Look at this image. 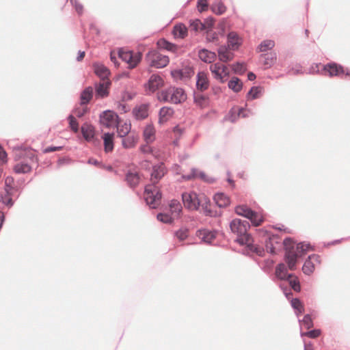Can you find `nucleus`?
<instances>
[{"label": "nucleus", "instance_id": "09e8293b", "mask_svg": "<svg viewBox=\"0 0 350 350\" xmlns=\"http://www.w3.org/2000/svg\"><path fill=\"white\" fill-rule=\"evenodd\" d=\"M275 46V42L271 40H265L260 42L258 46V49L260 52H266L271 50Z\"/></svg>", "mask_w": 350, "mask_h": 350}, {"label": "nucleus", "instance_id": "69168bd1", "mask_svg": "<svg viewBox=\"0 0 350 350\" xmlns=\"http://www.w3.org/2000/svg\"><path fill=\"white\" fill-rule=\"evenodd\" d=\"M206 39L208 42H216L219 40V34L217 32L213 31H206Z\"/></svg>", "mask_w": 350, "mask_h": 350}, {"label": "nucleus", "instance_id": "6e6552de", "mask_svg": "<svg viewBox=\"0 0 350 350\" xmlns=\"http://www.w3.org/2000/svg\"><path fill=\"white\" fill-rule=\"evenodd\" d=\"M181 198L185 208L189 211L199 210L202 202L196 192H183Z\"/></svg>", "mask_w": 350, "mask_h": 350}, {"label": "nucleus", "instance_id": "2eb2a0df", "mask_svg": "<svg viewBox=\"0 0 350 350\" xmlns=\"http://www.w3.org/2000/svg\"><path fill=\"white\" fill-rule=\"evenodd\" d=\"M196 235L201 239L202 242L211 245L212 241L217 237V231L202 228L197 230Z\"/></svg>", "mask_w": 350, "mask_h": 350}, {"label": "nucleus", "instance_id": "a211bd4d", "mask_svg": "<svg viewBox=\"0 0 350 350\" xmlns=\"http://www.w3.org/2000/svg\"><path fill=\"white\" fill-rule=\"evenodd\" d=\"M230 49L226 44L221 45L217 49L218 59L220 62L228 63L232 61L234 57V54L230 52Z\"/></svg>", "mask_w": 350, "mask_h": 350}, {"label": "nucleus", "instance_id": "e2e57ef3", "mask_svg": "<svg viewBox=\"0 0 350 350\" xmlns=\"http://www.w3.org/2000/svg\"><path fill=\"white\" fill-rule=\"evenodd\" d=\"M249 220L251 221L253 226H258L263 223L265 219L261 215L256 212V214L254 217H252L251 219Z\"/></svg>", "mask_w": 350, "mask_h": 350}, {"label": "nucleus", "instance_id": "774afa93", "mask_svg": "<svg viewBox=\"0 0 350 350\" xmlns=\"http://www.w3.org/2000/svg\"><path fill=\"white\" fill-rule=\"evenodd\" d=\"M198 169L192 167L191 172L189 174H185L182 176V178L185 180H190L197 178Z\"/></svg>", "mask_w": 350, "mask_h": 350}, {"label": "nucleus", "instance_id": "b1692460", "mask_svg": "<svg viewBox=\"0 0 350 350\" xmlns=\"http://www.w3.org/2000/svg\"><path fill=\"white\" fill-rule=\"evenodd\" d=\"M187 99L185 90L181 88H176L170 96V101L174 104H180Z\"/></svg>", "mask_w": 350, "mask_h": 350}, {"label": "nucleus", "instance_id": "f257e3e1", "mask_svg": "<svg viewBox=\"0 0 350 350\" xmlns=\"http://www.w3.org/2000/svg\"><path fill=\"white\" fill-rule=\"evenodd\" d=\"M285 251L284 259L286 265L283 262L278 263L275 269V277L278 280L287 281L291 288L297 293L301 291V284L299 278L293 273L288 272V269L295 271L297 269L298 259L304 256L308 251L313 250L310 243L299 242L296 243L291 237H286L282 241Z\"/></svg>", "mask_w": 350, "mask_h": 350}, {"label": "nucleus", "instance_id": "bf43d9fd", "mask_svg": "<svg viewBox=\"0 0 350 350\" xmlns=\"http://www.w3.org/2000/svg\"><path fill=\"white\" fill-rule=\"evenodd\" d=\"M189 235V231L187 228H181L174 232V236L177 237L180 241L185 240Z\"/></svg>", "mask_w": 350, "mask_h": 350}, {"label": "nucleus", "instance_id": "6ab92c4d", "mask_svg": "<svg viewBox=\"0 0 350 350\" xmlns=\"http://www.w3.org/2000/svg\"><path fill=\"white\" fill-rule=\"evenodd\" d=\"M196 86L200 92H204L208 88L209 80L205 72L200 71L197 73Z\"/></svg>", "mask_w": 350, "mask_h": 350}, {"label": "nucleus", "instance_id": "393cba45", "mask_svg": "<svg viewBox=\"0 0 350 350\" xmlns=\"http://www.w3.org/2000/svg\"><path fill=\"white\" fill-rule=\"evenodd\" d=\"M235 213L247 219H251L256 214V211L252 210L247 205H238L234 209Z\"/></svg>", "mask_w": 350, "mask_h": 350}, {"label": "nucleus", "instance_id": "2f4dec72", "mask_svg": "<svg viewBox=\"0 0 350 350\" xmlns=\"http://www.w3.org/2000/svg\"><path fill=\"white\" fill-rule=\"evenodd\" d=\"M94 96V90L92 87H86L81 93L80 95V105H88Z\"/></svg>", "mask_w": 350, "mask_h": 350}, {"label": "nucleus", "instance_id": "f8f14e48", "mask_svg": "<svg viewBox=\"0 0 350 350\" xmlns=\"http://www.w3.org/2000/svg\"><path fill=\"white\" fill-rule=\"evenodd\" d=\"M111 82L109 80L95 83V96L97 99L104 98L108 96Z\"/></svg>", "mask_w": 350, "mask_h": 350}, {"label": "nucleus", "instance_id": "a19ab883", "mask_svg": "<svg viewBox=\"0 0 350 350\" xmlns=\"http://www.w3.org/2000/svg\"><path fill=\"white\" fill-rule=\"evenodd\" d=\"M291 305L297 317L304 312V305L299 298H292Z\"/></svg>", "mask_w": 350, "mask_h": 350}, {"label": "nucleus", "instance_id": "423d86ee", "mask_svg": "<svg viewBox=\"0 0 350 350\" xmlns=\"http://www.w3.org/2000/svg\"><path fill=\"white\" fill-rule=\"evenodd\" d=\"M121 118L113 110L107 109L102 111L99 115V122L107 128H115L120 124Z\"/></svg>", "mask_w": 350, "mask_h": 350}, {"label": "nucleus", "instance_id": "f3484780", "mask_svg": "<svg viewBox=\"0 0 350 350\" xmlns=\"http://www.w3.org/2000/svg\"><path fill=\"white\" fill-rule=\"evenodd\" d=\"M200 200L202 202L200 206H202L203 213L205 216L211 217H217L221 216V212L213 211L209 207L211 206V200L207 196H204L203 198L200 199Z\"/></svg>", "mask_w": 350, "mask_h": 350}, {"label": "nucleus", "instance_id": "4468645a", "mask_svg": "<svg viewBox=\"0 0 350 350\" xmlns=\"http://www.w3.org/2000/svg\"><path fill=\"white\" fill-rule=\"evenodd\" d=\"M228 46L233 51L238 50L243 44V39L235 31H231L226 36Z\"/></svg>", "mask_w": 350, "mask_h": 350}, {"label": "nucleus", "instance_id": "37998d69", "mask_svg": "<svg viewBox=\"0 0 350 350\" xmlns=\"http://www.w3.org/2000/svg\"><path fill=\"white\" fill-rule=\"evenodd\" d=\"M252 242H253V239H252L251 241H250L245 245H247V248L251 252L256 254L258 256H260V257L264 256L265 254V249L261 246L253 244Z\"/></svg>", "mask_w": 350, "mask_h": 350}, {"label": "nucleus", "instance_id": "9b49d317", "mask_svg": "<svg viewBox=\"0 0 350 350\" xmlns=\"http://www.w3.org/2000/svg\"><path fill=\"white\" fill-rule=\"evenodd\" d=\"M152 170L150 174L152 183L157 184L165 175L167 170L165 167L163 162L152 165Z\"/></svg>", "mask_w": 350, "mask_h": 350}, {"label": "nucleus", "instance_id": "cd10ccee", "mask_svg": "<svg viewBox=\"0 0 350 350\" xmlns=\"http://www.w3.org/2000/svg\"><path fill=\"white\" fill-rule=\"evenodd\" d=\"M198 57L201 61L210 64L216 59L217 54L213 51L203 48L198 51Z\"/></svg>", "mask_w": 350, "mask_h": 350}, {"label": "nucleus", "instance_id": "ddd939ff", "mask_svg": "<svg viewBox=\"0 0 350 350\" xmlns=\"http://www.w3.org/2000/svg\"><path fill=\"white\" fill-rule=\"evenodd\" d=\"M150 104L142 103L136 105L132 110V114L136 120H143L148 118Z\"/></svg>", "mask_w": 350, "mask_h": 350}, {"label": "nucleus", "instance_id": "ea45409f", "mask_svg": "<svg viewBox=\"0 0 350 350\" xmlns=\"http://www.w3.org/2000/svg\"><path fill=\"white\" fill-rule=\"evenodd\" d=\"M31 166L25 162H20L14 167V171L16 174H27L31 171Z\"/></svg>", "mask_w": 350, "mask_h": 350}, {"label": "nucleus", "instance_id": "5fc2aeb1", "mask_svg": "<svg viewBox=\"0 0 350 350\" xmlns=\"http://www.w3.org/2000/svg\"><path fill=\"white\" fill-rule=\"evenodd\" d=\"M299 323L300 324L303 323L304 326L307 329H309L314 326L313 320L310 314H305L301 320L299 319Z\"/></svg>", "mask_w": 350, "mask_h": 350}, {"label": "nucleus", "instance_id": "bb28decb", "mask_svg": "<svg viewBox=\"0 0 350 350\" xmlns=\"http://www.w3.org/2000/svg\"><path fill=\"white\" fill-rule=\"evenodd\" d=\"M125 181L129 187L133 189H135L140 181V176L138 172H133L129 170L125 175Z\"/></svg>", "mask_w": 350, "mask_h": 350}, {"label": "nucleus", "instance_id": "a878e982", "mask_svg": "<svg viewBox=\"0 0 350 350\" xmlns=\"http://www.w3.org/2000/svg\"><path fill=\"white\" fill-rule=\"evenodd\" d=\"M174 38L184 39L188 35V28L183 23L176 24L172 31Z\"/></svg>", "mask_w": 350, "mask_h": 350}, {"label": "nucleus", "instance_id": "0eeeda50", "mask_svg": "<svg viewBox=\"0 0 350 350\" xmlns=\"http://www.w3.org/2000/svg\"><path fill=\"white\" fill-rule=\"evenodd\" d=\"M321 72H324L330 77H340L341 75L350 77V69L345 68L343 66L335 62H330L323 65Z\"/></svg>", "mask_w": 350, "mask_h": 350}, {"label": "nucleus", "instance_id": "338daca9", "mask_svg": "<svg viewBox=\"0 0 350 350\" xmlns=\"http://www.w3.org/2000/svg\"><path fill=\"white\" fill-rule=\"evenodd\" d=\"M208 0H198L197 1V8L198 10L202 13L208 9Z\"/></svg>", "mask_w": 350, "mask_h": 350}, {"label": "nucleus", "instance_id": "13d9d810", "mask_svg": "<svg viewBox=\"0 0 350 350\" xmlns=\"http://www.w3.org/2000/svg\"><path fill=\"white\" fill-rule=\"evenodd\" d=\"M133 58L129 64V68H135L142 60V54L141 52L135 53L132 51Z\"/></svg>", "mask_w": 350, "mask_h": 350}, {"label": "nucleus", "instance_id": "39448f33", "mask_svg": "<svg viewBox=\"0 0 350 350\" xmlns=\"http://www.w3.org/2000/svg\"><path fill=\"white\" fill-rule=\"evenodd\" d=\"M146 59L151 67L162 68L167 66L170 62L169 57L162 55L158 50L152 49L146 55Z\"/></svg>", "mask_w": 350, "mask_h": 350}, {"label": "nucleus", "instance_id": "473e14b6", "mask_svg": "<svg viewBox=\"0 0 350 350\" xmlns=\"http://www.w3.org/2000/svg\"><path fill=\"white\" fill-rule=\"evenodd\" d=\"M155 130L151 124H147L143 131V137L146 144H150L154 141Z\"/></svg>", "mask_w": 350, "mask_h": 350}, {"label": "nucleus", "instance_id": "20e7f679", "mask_svg": "<svg viewBox=\"0 0 350 350\" xmlns=\"http://www.w3.org/2000/svg\"><path fill=\"white\" fill-rule=\"evenodd\" d=\"M258 233L264 239L266 251L272 255L276 254L275 245H281L280 237L278 234H271L263 229H259Z\"/></svg>", "mask_w": 350, "mask_h": 350}, {"label": "nucleus", "instance_id": "9d476101", "mask_svg": "<svg viewBox=\"0 0 350 350\" xmlns=\"http://www.w3.org/2000/svg\"><path fill=\"white\" fill-rule=\"evenodd\" d=\"M164 81L161 76L157 74L152 75L148 81L144 84V88L148 94L154 93L163 87Z\"/></svg>", "mask_w": 350, "mask_h": 350}, {"label": "nucleus", "instance_id": "3c124183", "mask_svg": "<svg viewBox=\"0 0 350 350\" xmlns=\"http://www.w3.org/2000/svg\"><path fill=\"white\" fill-rule=\"evenodd\" d=\"M215 18L211 16H208L204 19V23H202L203 31H211L215 27Z\"/></svg>", "mask_w": 350, "mask_h": 350}, {"label": "nucleus", "instance_id": "c756f323", "mask_svg": "<svg viewBox=\"0 0 350 350\" xmlns=\"http://www.w3.org/2000/svg\"><path fill=\"white\" fill-rule=\"evenodd\" d=\"M213 200L219 208H226L230 204V198L222 192H217L213 196Z\"/></svg>", "mask_w": 350, "mask_h": 350}, {"label": "nucleus", "instance_id": "a18cd8bd", "mask_svg": "<svg viewBox=\"0 0 350 350\" xmlns=\"http://www.w3.org/2000/svg\"><path fill=\"white\" fill-rule=\"evenodd\" d=\"M303 273L305 275H310L314 271V265L313 262L310 260V258L308 256L306 259L303 267H302Z\"/></svg>", "mask_w": 350, "mask_h": 350}, {"label": "nucleus", "instance_id": "052dcab7", "mask_svg": "<svg viewBox=\"0 0 350 350\" xmlns=\"http://www.w3.org/2000/svg\"><path fill=\"white\" fill-rule=\"evenodd\" d=\"M171 91L170 90H163L158 94V99L161 102H169L170 100Z\"/></svg>", "mask_w": 350, "mask_h": 350}, {"label": "nucleus", "instance_id": "603ef678", "mask_svg": "<svg viewBox=\"0 0 350 350\" xmlns=\"http://www.w3.org/2000/svg\"><path fill=\"white\" fill-rule=\"evenodd\" d=\"M157 219L159 221L167 224H171L174 223V218L171 216L170 214L165 213H159L157 215Z\"/></svg>", "mask_w": 350, "mask_h": 350}, {"label": "nucleus", "instance_id": "c85d7f7f", "mask_svg": "<svg viewBox=\"0 0 350 350\" xmlns=\"http://www.w3.org/2000/svg\"><path fill=\"white\" fill-rule=\"evenodd\" d=\"M139 139L138 135L131 133V135L128 134L126 137L122 138V146L125 149L133 148L136 146Z\"/></svg>", "mask_w": 350, "mask_h": 350}, {"label": "nucleus", "instance_id": "dca6fc26", "mask_svg": "<svg viewBox=\"0 0 350 350\" xmlns=\"http://www.w3.org/2000/svg\"><path fill=\"white\" fill-rule=\"evenodd\" d=\"M15 150H18L20 152L15 154V159L21 158H28L31 161L37 162L38 158L36 154L32 152L31 148H24L23 146H17L14 147Z\"/></svg>", "mask_w": 350, "mask_h": 350}, {"label": "nucleus", "instance_id": "8fccbe9b", "mask_svg": "<svg viewBox=\"0 0 350 350\" xmlns=\"http://www.w3.org/2000/svg\"><path fill=\"white\" fill-rule=\"evenodd\" d=\"M232 70L234 74L243 75L246 70V66L244 62H237L232 64Z\"/></svg>", "mask_w": 350, "mask_h": 350}, {"label": "nucleus", "instance_id": "4be33fe9", "mask_svg": "<svg viewBox=\"0 0 350 350\" xmlns=\"http://www.w3.org/2000/svg\"><path fill=\"white\" fill-rule=\"evenodd\" d=\"M93 69L95 75L103 81L107 79L110 75V71L108 68L103 64L97 62L94 63Z\"/></svg>", "mask_w": 350, "mask_h": 350}, {"label": "nucleus", "instance_id": "4d7b16f0", "mask_svg": "<svg viewBox=\"0 0 350 350\" xmlns=\"http://www.w3.org/2000/svg\"><path fill=\"white\" fill-rule=\"evenodd\" d=\"M174 113V110L170 107H163L159 109V116L167 118L172 117Z\"/></svg>", "mask_w": 350, "mask_h": 350}, {"label": "nucleus", "instance_id": "c03bdc74", "mask_svg": "<svg viewBox=\"0 0 350 350\" xmlns=\"http://www.w3.org/2000/svg\"><path fill=\"white\" fill-rule=\"evenodd\" d=\"M118 57L122 61L127 63L129 65L131 62L133 58L132 51H124V49L120 48L118 51Z\"/></svg>", "mask_w": 350, "mask_h": 350}, {"label": "nucleus", "instance_id": "680f3d73", "mask_svg": "<svg viewBox=\"0 0 350 350\" xmlns=\"http://www.w3.org/2000/svg\"><path fill=\"white\" fill-rule=\"evenodd\" d=\"M238 113L237 112L236 106L232 107L226 116V118L229 120L232 123H235L239 119Z\"/></svg>", "mask_w": 350, "mask_h": 350}, {"label": "nucleus", "instance_id": "0e129e2a", "mask_svg": "<svg viewBox=\"0 0 350 350\" xmlns=\"http://www.w3.org/2000/svg\"><path fill=\"white\" fill-rule=\"evenodd\" d=\"M70 4L75 8V11L79 16L83 13V5L77 0H69Z\"/></svg>", "mask_w": 350, "mask_h": 350}, {"label": "nucleus", "instance_id": "1a4fd4ad", "mask_svg": "<svg viewBox=\"0 0 350 350\" xmlns=\"http://www.w3.org/2000/svg\"><path fill=\"white\" fill-rule=\"evenodd\" d=\"M194 73L193 66L189 65L183 66L181 68L172 70L170 72L172 77L175 81L190 79Z\"/></svg>", "mask_w": 350, "mask_h": 350}, {"label": "nucleus", "instance_id": "f03ea898", "mask_svg": "<svg viewBox=\"0 0 350 350\" xmlns=\"http://www.w3.org/2000/svg\"><path fill=\"white\" fill-rule=\"evenodd\" d=\"M230 228L232 233L237 234L234 240L239 245L243 246L252 241V237L248 232L250 224L248 221L239 218H234L230 222Z\"/></svg>", "mask_w": 350, "mask_h": 350}, {"label": "nucleus", "instance_id": "f704fd0d", "mask_svg": "<svg viewBox=\"0 0 350 350\" xmlns=\"http://www.w3.org/2000/svg\"><path fill=\"white\" fill-rule=\"evenodd\" d=\"M211 11L216 15L220 16L224 14L227 10L226 6L224 5L221 0H217L211 5Z\"/></svg>", "mask_w": 350, "mask_h": 350}, {"label": "nucleus", "instance_id": "7ed1b4c3", "mask_svg": "<svg viewBox=\"0 0 350 350\" xmlns=\"http://www.w3.org/2000/svg\"><path fill=\"white\" fill-rule=\"evenodd\" d=\"M162 192L158 189L157 184L151 183L144 188V200L151 208H157L162 198Z\"/></svg>", "mask_w": 350, "mask_h": 350}, {"label": "nucleus", "instance_id": "6e6d98bb", "mask_svg": "<svg viewBox=\"0 0 350 350\" xmlns=\"http://www.w3.org/2000/svg\"><path fill=\"white\" fill-rule=\"evenodd\" d=\"M321 334V330L320 329H313L308 330L307 332H300L301 336L303 338L304 336H308L310 338H317Z\"/></svg>", "mask_w": 350, "mask_h": 350}, {"label": "nucleus", "instance_id": "864d4df0", "mask_svg": "<svg viewBox=\"0 0 350 350\" xmlns=\"http://www.w3.org/2000/svg\"><path fill=\"white\" fill-rule=\"evenodd\" d=\"M67 120L69 124V128L74 133H78L79 129V124L77 120L73 116L72 114H69L67 117Z\"/></svg>", "mask_w": 350, "mask_h": 350}, {"label": "nucleus", "instance_id": "c9c22d12", "mask_svg": "<svg viewBox=\"0 0 350 350\" xmlns=\"http://www.w3.org/2000/svg\"><path fill=\"white\" fill-rule=\"evenodd\" d=\"M229 89L234 92L238 93L243 89V84L241 79L237 77H232L228 83Z\"/></svg>", "mask_w": 350, "mask_h": 350}, {"label": "nucleus", "instance_id": "7c9ffc66", "mask_svg": "<svg viewBox=\"0 0 350 350\" xmlns=\"http://www.w3.org/2000/svg\"><path fill=\"white\" fill-rule=\"evenodd\" d=\"M13 198H16V193L13 190L8 191V193L5 192L0 193V202L8 208L12 207L14 204Z\"/></svg>", "mask_w": 350, "mask_h": 350}, {"label": "nucleus", "instance_id": "72a5a7b5", "mask_svg": "<svg viewBox=\"0 0 350 350\" xmlns=\"http://www.w3.org/2000/svg\"><path fill=\"white\" fill-rule=\"evenodd\" d=\"M115 128H116L117 136L120 138H123L131 133V124L130 122H126L122 125L119 124Z\"/></svg>", "mask_w": 350, "mask_h": 350}, {"label": "nucleus", "instance_id": "de8ad7c7", "mask_svg": "<svg viewBox=\"0 0 350 350\" xmlns=\"http://www.w3.org/2000/svg\"><path fill=\"white\" fill-rule=\"evenodd\" d=\"M169 206L172 213H176L178 216L180 215L183 208L178 200L176 199L172 200L170 202Z\"/></svg>", "mask_w": 350, "mask_h": 350}, {"label": "nucleus", "instance_id": "4c0bfd02", "mask_svg": "<svg viewBox=\"0 0 350 350\" xmlns=\"http://www.w3.org/2000/svg\"><path fill=\"white\" fill-rule=\"evenodd\" d=\"M193 102L200 107L201 108L204 107L208 105L209 103V98L208 96L204 95L202 94H197L195 91H193Z\"/></svg>", "mask_w": 350, "mask_h": 350}, {"label": "nucleus", "instance_id": "aec40b11", "mask_svg": "<svg viewBox=\"0 0 350 350\" xmlns=\"http://www.w3.org/2000/svg\"><path fill=\"white\" fill-rule=\"evenodd\" d=\"M114 132H106L102 135L101 138L103 140L104 150L106 153L113 151L114 148Z\"/></svg>", "mask_w": 350, "mask_h": 350}, {"label": "nucleus", "instance_id": "79ce46f5", "mask_svg": "<svg viewBox=\"0 0 350 350\" xmlns=\"http://www.w3.org/2000/svg\"><path fill=\"white\" fill-rule=\"evenodd\" d=\"M210 70L213 75L215 79L219 80L221 83L224 82V80L223 79V75L220 72L221 67L219 63H215L211 65Z\"/></svg>", "mask_w": 350, "mask_h": 350}, {"label": "nucleus", "instance_id": "e433bc0d", "mask_svg": "<svg viewBox=\"0 0 350 350\" xmlns=\"http://www.w3.org/2000/svg\"><path fill=\"white\" fill-rule=\"evenodd\" d=\"M263 92V88L261 86H252L246 94L247 100H255L260 97Z\"/></svg>", "mask_w": 350, "mask_h": 350}, {"label": "nucleus", "instance_id": "5701e85b", "mask_svg": "<svg viewBox=\"0 0 350 350\" xmlns=\"http://www.w3.org/2000/svg\"><path fill=\"white\" fill-rule=\"evenodd\" d=\"M157 46L159 50H165L173 53L177 52L178 49L177 44L168 41L164 38L157 40Z\"/></svg>", "mask_w": 350, "mask_h": 350}, {"label": "nucleus", "instance_id": "412c9836", "mask_svg": "<svg viewBox=\"0 0 350 350\" xmlns=\"http://www.w3.org/2000/svg\"><path fill=\"white\" fill-rule=\"evenodd\" d=\"M81 132L83 138L88 142H90L94 140L95 137V129L94 127L87 122L83 124L81 126Z\"/></svg>", "mask_w": 350, "mask_h": 350}, {"label": "nucleus", "instance_id": "58836bf2", "mask_svg": "<svg viewBox=\"0 0 350 350\" xmlns=\"http://www.w3.org/2000/svg\"><path fill=\"white\" fill-rule=\"evenodd\" d=\"M260 58L264 59V65L266 68H270L273 66L277 59V55L275 52H269L260 55Z\"/></svg>", "mask_w": 350, "mask_h": 350}, {"label": "nucleus", "instance_id": "49530a36", "mask_svg": "<svg viewBox=\"0 0 350 350\" xmlns=\"http://www.w3.org/2000/svg\"><path fill=\"white\" fill-rule=\"evenodd\" d=\"M189 27L191 31H193L195 32L203 31L204 26L202 25V22L199 18L190 19L189 21Z\"/></svg>", "mask_w": 350, "mask_h": 350}]
</instances>
